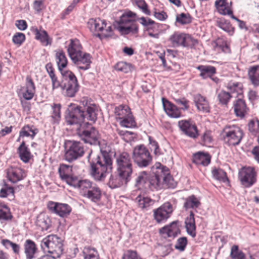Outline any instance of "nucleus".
I'll return each instance as SVG.
<instances>
[{
  "mask_svg": "<svg viewBox=\"0 0 259 259\" xmlns=\"http://www.w3.org/2000/svg\"><path fill=\"white\" fill-rule=\"evenodd\" d=\"M116 172L111 174L108 185L111 189L127 184L132 179L133 172V163L131 155L127 152H122L116 157Z\"/></svg>",
  "mask_w": 259,
  "mask_h": 259,
  "instance_id": "obj_1",
  "label": "nucleus"
},
{
  "mask_svg": "<svg viewBox=\"0 0 259 259\" xmlns=\"http://www.w3.org/2000/svg\"><path fill=\"white\" fill-rule=\"evenodd\" d=\"M92 150L89 153L87 159L90 165V174L96 181H102L106 174L111 171L112 161L109 152L101 149V154L91 158Z\"/></svg>",
  "mask_w": 259,
  "mask_h": 259,
  "instance_id": "obj_2",
  "label": "nucleus"
},
{
  "mask_svg": "<svg viewBox=\"0 0 259 259\" xmlns=\"http://www.w3.org/2000/svg\"><path fill=\"white\" fill-rule=\"evenodd\" d=\"M85 119L94 123L97 120V110L95 105L81 107L71 104L66 111L65 120L68 124L77 125L87 123Z\"/></svg>",
  "mask_w": 259,
  "mask_h": 259,
  "instance_id": "obj_3",
  "label": "nucleus"
},
{
  "mask_svg": "<svg viewBox=\"0 0 259 259\" xmlns=\"http://www.w3.org/2000/svg\"><path fill=\"white\" fill-rule=\"evenodd\" d=\"M41 248L46 252L54 254L57 257H60L63 251L62 240L55 235H50L41 241Z\"/></svg>",
  "mask_w": 259,
  "mask_h": 259,
  "instance_id": "obj_4",
  "label": "nucleus"
},
{
  "mask_svg": "<svg viewBox=\"0 0 259 259\" xmlns=\"http://www.w3.org/2000/svg\"><path fill=\"white\" fill-rule=\"evenodd\" d=\"M89 122L81 124L76 130V134L85 143L97 145L99 143L98 131Z\"/></svg>",
  "mask_w": 259,
  "mask_h": 259,
  "instance_id": "obj_5",
  "label": "nucleus"
},
{
  "mask_svg": "<svg viewBox=\"0 0 259 259\" xmlns=\"http://www.w3.org/2000/svg\"><path fill=\"white\" fill-rule=\"evenodd\" d=\"M84 154L83 144L79 141L69 140L66 144L64 159L72 162L82 157Z\"/></svg>",
  "mask_w": 259,
  "mask_h": 259,
  "instance_id": "obj_6",
  "label": "nucleus"
},
{
  "mask_svg": "<svg viewBox=\"0 0 259 259\" xmlns=\"http://www.w3.org/2000/svg\"><path fill=\"white\" fill-rule=\"evenodd\" d=\"M132 158L135 163L140 168L147 167L152 161V157L148 149L142 144L134 148Z\"/></svg>",
  "mask_w": 259,
  "mask_h": 259,
  "instance_id": "obj_7",
  "label": "nucleus"
},
{
  "mask_svg": "<svg viewBox=\"0 0 259 259\" xmlns=\"http://www.w3.org/2000/svg\"><path fill=\"white\" fill-rule=\"evenodd\" d=\"M223 140L228 146H236L240 144L243 137V131L236 125L226 126L224 128Z\"/></svg>",
  "mask_w": 259,
  "mask_h": 259,
  "instance_id": "obj_8",
  "label": "nucleus"
},
{
  "mask_svg": "<svg viewBox=\"0 0 259 259\" xmlns=\"http://www.w3.org/2000/svg\"><path fill=\"white\" fill-rule=\"evenodd\" d=\"M168 40L174 47L192 48L198 44V40L191 35L180 32H175L170 36Z\"/></svg>",
  "mask_w": 259,
  "mask_h": 259,
  "instance_id": "obj_9",
  "label": "nucleus"
},
{
  "mask_svg": "<svg viewBox=\"0 0 259 259\" xmlns=\"http://www.w3.org/2000/svg\"><path fill=\"white\" fill-rule=\"evenodd\" d=\"M256 176L254 169L251 167H244L239 172L241 183L246 188L251 187L255 183Z\"/></svg>",
  "mask_w": 259,
  "mask_h": 259,
  "instance_id": "obj_10",
  "label": "nucleus"
},
{
  "mask_svg": "<svg viewBox=\"0 0 259 259\" xmlns=\"http://www.w3.org/2000/svg\"><path fill=\"white\" fill-rule=\"evenodd\" d=\"M47 208L51 213L57 214L62 218L69 215L72 210L71 207L67 204L52 201L48 202Z\"/></svg>",
  "mask_w": 259,
  "mask_h": 259,
  "instance_id": "obj_11",
  "label": "nucleus"
},
{
  "mask_svg": "<svg viewBox=\"0 0 259 259\" xmlns=\"http://www.w3.org/2000/svg\"><path fill=\"white\" fill-rule=\"evenodd\" d=\"M154 218L158 223L166 221L173 211L172 205L166 202L159 208L154 210Z\"/></svg>",
  "mask_w": 259,
  "mask_h": 259,
  "instance_id": "obj_12",
  "label": "nucleus"
},
{
  "mask_svg": "<svg viewBox=\"0 0 259 259\" xmlns=\"http://www.w3.org/2000/svg\"><path fill=\"white\" fill-rule=\"evenodd\" d=\"M74 56L76 58L74 59L70 58L72 62L77 66L79 69L87 70L89 69L92 63L91 55L88 53H83L81 51L80 53L76 54Z\"/></svg>",
  "mask_w": 259,
  "mask_h": 259,
  "instance_id": "obj_13",
  "label": "nucleus"
},
{
  "mask_svg": "<svg viewBox=\"0 0 259 259\" xmlns=\"http://www.w3.org/2000/svg\"><path fill=\"white\" fill-rule=\"evenodd\" d=\"M58 172L61 180L70 186L76 180V176L72 174V166L66 164H60Z\"/></svg>",
  "mask_w": 259,
  "mask_h": 259,
  "instance_id": "obj_14",
  "label": "nucleus"
},
{
  "mask_svg": "<svg viewBox=\"0 0 259 259\" xmlns=\"http://www.w3.org/2000/svg\"><path fill=\"white\" fill-rule=\"evenodd\" d=\"M179 224V221H173L169 225L160 229L159 232L164 238L172 237L175 238L181 234Z\"/></svg>",
  "mask_w": 259,
  "mask_h": 259,
  "instance_id": "obj_15",
  "label": "nucleus"
},
{
  "mask_svg": "<svg viewBox=\"0 0 259 259\" xmlns=\"http://www.w3.org/2000/svg\"><path fill=\"white\" fill-rule=\"evenodd\" d=\"M178 126L183 133L189 137L196 139L199 134L196 125L190 121L182 120L178 122Z\"/></svg>",
  "mask_w": 259,
  "mask_h": 259,
  "instance_id": "obj_16",
  "label": "nucleus"
},
{
  "mask_svg": "<svg viewBox=\"0 0 259 259\" xmlns=\"http://www.w3.org/2000/svg\"><path fill=\"white\" fill-rule=\"evenodd\" d=\"M153 180H150L148 174L146 171L139 173L136 179L135 187L139 189L142 188L152 189L151 186L154 185Z\"/></svg>",
  "mask_w": 259,
  "mask_h": 259,
  "instance_id": "obj_17",
  "label": "nucleus"
},
{
  "mask_svg": "<svg viewBox=\"0 0 259 259\" xmlns=\"http://www.w3.org/2000/svg\"><path fill=\"white\" fill-rule=\"evenodd\" d=\"M7 178L12 183H16L23 180L26 174L24 169L19 167H10L7 169Z\"/></svg>",
  "mask_w": 259,
  "mask_h": 259,
  "instance_id": "obj_18",
  "label": "nucleus"
},
{
  "mask_svg": "<svg viewBox=\"0 0 259 259\" xmlns=\"http://www.w3.org/2000/svg\"><path fill=\"white\" fill-rule=\"evenodd\" d=\"M21 91L22 92V96L26 100H31L35 93V87L31 77L28 75L26 78L25 87Z\"/></svg>",
  "mask_w": 259,
  "mask_h": 259,
  "instance_id": "obj_19",
  "label": "nucleus"
},
{
  "mask_svg": "<svg viewBox=\"0 0 259 259\" xmlns=\"http://www.w3.org/2000/svg\"><path fill=\"white\" fill-rule=\"evenodd\" d=\"M162 102L163 109L168 116L176 118L181 116V112L175 105L164 98H162Z\"/></svg>",
  "mask_w": 259,
  "mask_h": 259,
  "instance_id": "obj_20",
  "label": "nucleus"
},
{
  "mask_svg": "<svg viewBox=\"0 0 259 259\" xmlns=\"http://www.w3.org/2000/svg\"><path fill=\"white\" fill-rule=\"evenodd\" d=\"M232 4V2L229 4L227 0H217L215 2V6L220 14L230 17L233 14L231 8Z\"/></svg>",
  "mask_w": 259,
  "mask_h": 259,
  "instance_id": "obj_21",
  "label": "nucleus"
},
{
  "mask_svg": "<svg viewBox=\"0 0 259 259\" xmlns=\"http://www.w3.org/2000/svg\"><path fill=\"white\" fill-rule=\"evenodd\" d=\"M194 101L197 109L199 111L205 113L210 111V107L208 101L206 98L201 95L198 94L194 96Z\"/></svg>",
  "mask_w": 259,
  "mask_h": 259,
  "instance_id": "obj_22",
  "label": "nucleus"
},
{
  "mask_svg": "<svg viewBox=\"0 0 259 259\" xmlns=\"http://www.w3.org/2000/svg\"><path fill=\"white\" fill-rule=\"evenodd\" d=\"M210 155L203 152L199 151L193 155L192 161L197 165L207 166L210 163Z\"/></svg>",
  "mask_w": 259,
  "mask_h": 259,
  "instance_id": "obj_23",
  "label": "nucleus"
},
{
  "mask_svg": "<svg viewBox=\"0 0 259 259\" xmlns=\"http://www.w3.org/2000/svg\"><path fill=\"white\" fill-rule=\"evenodd\" d=\"M196 69L200 72L199 76L203 79L211 78L217 73L216 68L211 65H200L196 67Z\"/></svg>",
  "mask_w": 259,
  "mask_h": 259,
  "instance_id": "obj_24",
  "label": "nucleus"
},
{
  "mask_svg": "<svg viewBox=\"0 0 259 259\" xmlns=\"http://www.w3.org/2000/svg\"><path fill=\"white\" fill-rule=\"evenodd\" d=\"M32 31L35 34V38L39 40L41 43L47 46L51 45L52 39L49 37L48 32L45 30H38L37 28H32Z\"/></svg>",
  "mask_w": 259,
  "mask_h": 259,
  "instance_id": "obj_25",
  "label": "nucleus"
},
{
  "mask_svg": "<svg viewBox=\"0 0 259 259\" xmlns=\"http://www.w3.org/2000/svg\"><path fill=\"white\" fill-rule=\"evenodd\" d=\"M24 247L26 258L33 259L37 251V248L35 242L30 239H27L24 243Z\"/></svg>",
  "mask_w": 259,
  "mask_h": 259,
  "instance_id": "obj_26",
  "label": "nucleus"
},
{
  "mask_svg": "<svg viewBox=\"0 0 259 259\" xmlns=\"http://www.w3.org/2000/svg\"><path fill=\"white\" fill-rule=\"evenodd\" d=\"M82 46L78 39H70V43L67 47V52L70 58H76L74 56L82 51Z\"/></svg>",
  "mask_w": 259,
  "mask_h": 259,
  "instance_id": "obj_27",
  "label": "nucleus"
},
{
  "mask_svg": "<svg viewBox=\"0 0 259 259\" xmlns=\"http://www.w3.org/2000/svg\"><path fill=\"white\" fill-rule=\"evenodd\" d=\"M17 153L20 159L24 163L28 162L32 157L30 150L24 141L18 148Z\"/></svg>",
  "mask_w": 259,
  "mask_h": 259,
  "instance_id": "obj_28",
  "label": "nucleus"
},
{
  "mask_svg": "<svg viewBox=\"0 0 259 259\" xmlns=\"http://www.w3.org/2000/svg\"><path fill=\"white\" fill-rule=\"evenodd\" d=\"M82 195L94 202L100 201L102 196L100 189L96 184H94V186L91 189L89 190L87 193H83Z\"/></svg>",
  "mask_w": 259,
  "mask_h": 259,
  "instance_id": "obj_29",
  "label": "nucleus"
},
{
  "mask_svg": "<svg viewBox=\"0 0 259 259\" xmlns=\"http://www.w3.org/2000/svg\"><path fill=\"white\" fill-rule=\"evenodd\" d=\"M94 184L90 181L88 180H79L78 177L77 176L76 180L73 182L70 186L73 187L74 188H78L80 190L82 191V193H87L89 190L91 189Z\"/></svg>",
  "mask_w": 259,
  "mask_h": 259,
  "instance_id": "obj_30",
  "label": "nucleus"
},
{
  "mask_svg": "<svg viewBox=\"0 0 259 259\" xmlns=\"http://www.w3.org/2000/svg\"><path fill=\"white\" fill-rule=\"evenodd\" d=\"M55 59L58 70L60 72H62L68 64V60L63 50L56 51Z\"/></svg>",
  "mask_w": 259,
  "mask_h": 259,
  "instance_id": "obj_31",
  "label": "nucleus"
},
{
  "mask_svg": "<svg viewBox=\"0 0 259 259\" xmlns=\"http://www.w3.org/2000/svg\"><path fill=\"white\" fill-rule=\"evenodd\" d=\"M234 112L238 117L243 118L247 113V108L244 100L238 99L234 103Z\"/></svg>",
  "mask_w": 259,
  "mask_h": 259,
  "instance_id": "obj_32",
  "label": "nucleus"
},
{
  "mask_svg": "<svg viewBox=\"0 0 259 259\" xmlns=\"http://www.w3.org/2000/svg\"><path fill=\"white\" fill-rule=\"evenodd\" d=\"M248 75L254 87H259V65L251 66L248 69Z\"/></svg>",
  "mask_w": 259,
  "mask_h": 259,
  "instance_id": "obj_33",
  "label": "nucleus"
},
{
  "mask_svg": "<svg viewBox=\"0 0 259 259\" xmlns=\"http://www.w3.org/2000/svg\"><path fill=\"white\" fill-rule=\"evenodd\" d=\"M116 28L122 35L130 33L135 34L138 32V26L136 23H133L130 25L117 26Z\"/></svg>",
  "mask_w": 259,
  "mask_h": 259,
  "instance_id": "obj_34",
  "label": "nucleus"
},
{
  "mask_svg": "<svg viewBox=\"0 0 259 259\" xmlns=\"http://www.w3.org/2000/svg\"><path fill=\"white\" fill-rule=\"evenodd\" d=\"M114 113L116 118L120 120L132 114L131 109L127 105H120L115 108Z\"/></svg>",
  "mask_w": 259,
  "mask_h": 259,
  "instance_id": "obj_35",
  "label": "nucleus"
},
{
  "mask_svg": "<svg viewBox=\"0 0 259 259\" xmlns=\"http://www.w3.org/2000/svg\"><path fill=\"white\" fill-rule=\"evenodd\" d=\"M38 133V130L33 125H26L20 131V137H30L33 139L35 135Z\"/></svg>",
  "mask_w": 259,
  "mask_h": 259,
  "instance_id": "obj_36",
  "label": "nucleus"
},
{
  "mask_svg": "<svg viewBox=\"0 0 259 259\" xmlns=\"http://www.w3.org/2000/svg\"><path fill=\"white\" fill-rule=\"evenodd\" d=\"M65 87L62 88V90H66L65 95L69 97H74L79 89V84L78 83H63Z\"/></svg>",
  "mask_w": 259,
  "mask_h": 259,
  "instance_id": "obj_37",
  "label": "nucleus"
},
{
  "mask_svg": "<svg viewBox=\"0 0 259 259\" xmlns=\"http://www.w3.org/2000/svg\"><path fill=\"white\" fill-rule=\"evenodd\" d=\"M200 202L194 195H191L186 199V201L184 204V207L186 209L189 208H196L200 205Z\"/></svg>",
  "mask_w": 259,
  "mask_h": 259,
  "instance_id": "obj_38",
  "label": "nucleus"
},
{
  "mask_svg": "<svg viewBox=\"0 0 259 259\" xmlns=\"http://www.w3.org/2000/svg\"><path fill=\"white\" fill-rule=\"evenodd\" d=\"M212 177L215 180L225 183L229 181L226 172L222 168L214 167L212 170Z\"/></svg>",
  "mask_w": 259,
  "mask_h": 259,
  "instance_id": "obj_39",
  "label": "nucleus"
},
{
  "mask_svg": "<svg viewBox=\"0 0 259 259\" xmlns=\"http://www.w3.org/2000/svg\"><path fill=\"white\" fill-rule=\"evenodd\" d=\"M136 200L138 202L139 207L144 209L147 208L152 205L154 203V200L148 197L138 195L136 198Z\"/></svg>",
  "mask_w": 259,
  "mask_h": 259,
  "instance_id": "obj_40",
  "label": "nucleus"
},
{
  "mask_svg": "<svg viewBox=\"0 0 259 259\" xmlns=\"http://www.w3.org/2000/svg\"><path fill=\"white\" fill-rule=\"evenodd\" d=\"M2 186V187L0 190L1 198H6L11 194L14 196L15 191L14 187L9 186L5 180H3Z\"/></svg>",
  "mask_w": 259,
  "mask_h": 259,
  "instance_id": "obj_41",
  "label": "nucleus"
},
{
  "mask_svg": "<svg viewBox=\"0 0 259 259\" xmlns=\"http://www.w3.org/2000/svg\"><path fill=\"white\" fill-rule=\"evenodd\" d=\"M84 259H99V255L97 250L91 247L84 248L82 252Z\"/></svg>",
  "mask_w": 259,
  "mask_h": 259,
  "instance_id": "obj_42",
  "label": "nucleus"
},
{
  "mask_svg": "<svg viewBox=\"0 0 259 259\" xmlns=\"http://www.w3.org/2000/svg\"><path fill=\"white\" fill-rule=\"evenodd\" d=\"M115 69L117 71L127 73L131 72L134 69V66L129 63L119 62L115 65Z\"/></svg>",
  "mask_w": 259,
  "mask_h": 259,
  "instance_id": "obj_43",
  "label": "nucleus"
},
{
  "mask_svg": "<svg viewBox=\"0 0 259 259\" xmlns=\"http://www.w3.org/2000/svg\"><path fill=\"white\" fill-rule=\"evenodd\" d=\"M218 27L228 33L230 35H232L234 32V28L232 26L230 22L225 19H221L218 24Z\"/></svg>",
  "mask_w": 259,
  "mask_h": 259,
  "instance_id": "obj_44",
  "label": "nucleus"
},
{
  "mask_svg": "<svg viewBox=\"0 0 259 259\" xmlns=\"http://www.w3.org/2000/svg\"><path fill=\"white\" fill-rule=\"evenodd\" d=\"M120 124L121 126L126 128L136 127V122L132 113L121 120L120 121Z\"/></svg>",
  "mask_w": 259,
  "mask_h": 259,
  "instance_id": "obj_45",
  "label": "nucleus"
},
{
  "mask_svg": "<svg viewBox=\"0 0 259 259\" xmlns=\"http://www.w3.org/2000/svg\"><path fill=\"white\" fill-rule=\"evenodd\" d=\"M192 20V17L189 13H182L176 17V21L182 25L190 24Z\"/></svg>",
  "mask_w": 259,
  "mask_h": 259,
  "instance_id": "obj_46",
  "label": "nucleus"
},
{
  "mask_svg": "<svg viewBox=\"0 0 259 259\" xmlns=\"http://www.w3.org/2000/svg\"><path fill=\"white\" fill-rule=\"evenodd\" d=\"M230 256L232 259H246L245 254L239 250L237 245H233L231 249Z\"/></svg>",
  "mask_w": 259,
  "mask_h": 259,
  "instance_id": "obj_47",
  "label": "nucleus"
},
{
  "mask_svg": "<svg viewBox=\"0 0 259 259\" xmlns=\"http://www.w3.org/2000/svg\"><path fill=\"white\" fill-rule=\"evenodd\" d=\"M60 72L64 78V80L67 81V83H78L76 77L72 71L70 70H63Z\"/></svg>",
  "mask_w": 259,
  "mask_h": 259,
  "instance_id": "obj_48",
  "label": "nucleus"
},
{
  "mask_svg": "<svg viewBox=\"0 0 259 259\" xmlns=\"http://www.w3.org/2000/svg\"><path fill=\"white\" fill-rule=\"evenodd\" d=\"M187 244V238L186 237H181L177 239L175 248L176 249L182 252L186 249Z\"/></svg>",
  "mask_w": 259,
  "mask_h": 259,
  "instance_id": "obj_49",
  "label": "nucleus"
},
{
  "mask_svg": "<svg viewBox=\"0 0 259 259\" xmlns=\"http://www.w3.org/2000/svg\"><path fill=\"white\" fill-rule=\"evenodd\" d=\"M249 131L255 136L259 132V120L255 118L250 120L248 124Z\"/></svg>",
  "mask_w": 259,
  "mask_h": 259,
  "instance_id": "obj_50",
  "label": "nucleus"
},
{
  "mask_svg": "<svg viewBox=\"0 0 259 259\" xmlns=\"http://www.w3.org/2000/svg\"><path fill=\"white\" fill-rule=\"evenodd\" d=\"M232 97L230 94L224 91H221L218 95V99L222 105H227Z\"/></svg>",
  "mask_w": 259,
  "mask_h": 259,
  "instance_id": "obj_51",
  "label": "nucleus"
},
{
  "mask_svg": "<svg viewBox=\"0 0 259 259\" xmlns=\"http://www.w3.org/2000/svg\"><path fill=\"white\" fill-rule=\"evenodd\" d=\"M37 224L42 230H47L51 226V220L48 217L40 218L37 219Z\"/></svg>",
  "mask_w": 259,
  "mask_h": 259,
  "instance_id": "obj_52",
  "label": "nucleus"
},
{
  "mask_svg": "<svg viewBox=\"0 0 259 259\" xmlns=\"http://www.w3.org/2000/svg\"><path fill=\"white\" fill-rule=\"evenodd\" d=\"M135 3L144 13L147 15H151L150 11L148 9V5L145 0H135Z\"/></svg>",
  "mask_w": 259,
  "mask_h": 259,
  "instance_id": "obj_53",
  "label": "nucleus"
},
{
  "mask_svg": "<svg viewBox=\"0 0 259 259\" xmlns=\"http://www.w3.org/2000/svg\"><path fill=\"white\" fill-rule=\"evenodd\" d=\"M133 23H136L135 19H132L126 17L123 14L120 16L118 21H115L114 24H117V26H122L132 24Z\"/></svg>",
  "mask_w": 259,
  "mask_h": 259,
  "instance_id": "obj_54",
  "label": "nucleus"
},
{
  "mask_svg": "<svg viewBox=\"0 0 259 259\" xmlns=\"http://www.w3.org/2000/svg\"><path fill=\"white\" fill-rule=\"evenodd\" d=\"M61 106L60 104H54L52 106L53 113L52 118L54 119V122H58L60 118V110Z\"/></svg>",
  "mask_w": 259,
  "mask_h": 259,
  "instance_id": "obj_55",
  "label": "nucleus"
},
{
  "mask_svg": "<svg viewBox=\"0 0 259 259\" xmlns=\"http://www.w3.org/2000/svg\"><path fill=\"white\" fill-rule=\"evenodd\" d=\"M148 139L150 145V148L151 150H154L155 155H159L160 154V149L158 143L151 136H149Z\"/></svg>",
  "mask_w": 259,
  "mask_h": 259,
  "instance_id": "obj_56",
  "label": "nucleus"
},
{
  "mask_svg": "<svg viewBox=\"0 0 259 259\" xmlns=\"http://www.w3.org/2000/svg\"><path fill=\"white\" fill-rule=\"evenodd\" d=\"M163 183L169 188H174L177 186V183L169 174L162 177Z\"/></svg>",
  "mask_w": 259,
  "mask_h": 259,
  "instance_id": "obj_57",
  "label": "nucleus"
},
{
  "mask_svg": "<svg viewBox=\"0 0 259 259\" xmlns=\"http://www.w3.org/2000/svg\"><path fill=\"white\" fill-rule=\"evenodd\" d=\"M122 259H142L136 251L127 250L123 254Z\"/></svg>",
  "mask_w": 259,
  "mask_h": 259,
  "instance_id": "obj_58",
  "label": "nucleus"
},
{
  "mask_svg": "<svg viewBox=\"0 0 259 259\" xmlns=\"http://www.w3.org/2000/svg\"><path fill=\"white\" fill-rule=\"evenodd\" d=\"M25 40V35L21 32L16 33L13 37V42L16 45H21Z\"/></svg>",
  "mask_w": 259,
  "mask_h": 259,
  "instance_id": "obj_59",
  "label": "nucleus"
},
{
  "mask_svg": "<svg viewBox=\"0 0 259 259\" xmlns=\"http://www.w3.org/2000/svg\"><path fill=\"white\" fill-rule=\"evenodd\" d=\"M162 25L161 24L157 23L155 22V23L149 25V26L146 28V31L148 33L151 32L160 31L162 29Z\"/></svg>",
  "mask_w": 259,
  "mask_h": 259,
  "instance_id": "obj_60",
  "label": "nucleus"
},
{
  "mask_svg": "<svg viewBox=\"0 0 259 259\" xmlns=\"http://www.w3.org/2000/svg\"><path fill=\"white\" fill-rule=\"evenodd\" d=\"M50 77L51 79L53 90L58 89L59 87H60L62 89V88H63V87H65L64 85H63L64 80H63L62 81V82L60 83V81L58 80V78L56 76V75H53L52 77Z\"/></svg>",
  "mask_w": 259,
  "mask_h": 259,
  "instance_id": "obj_61",
  "label": "nucleus"
},
{
  "mask_svg": "<svg viewBox=\"0 0 259 259\" xmlns=\"http://www.w3.org/2000/svg\"><path fill=\"white\" fill-rule=\"evenodd\" d=\"M185 227L187 233L192 236L195 237L196 235V225L193 224H185Z\"/></svg>",
  "mask_w": 259,
  "mask_h": 259,
  "instance_id": "obj_62",
  "label": "nucleus"
},
{
  "mask_svg": "<svg viewBox=\"0 0 259 259\" xmlns=\"http://www.w3.org/2000/svg\"><path fill=\"white\" fill-rule=\"evenodd\" d=\"M97 24L96 27H94L95 31H103L104 27L106 26V23L105 20H101L100 19H97L96 21Z\"/></svg>",
  "mask_w": 259,
  "mask_h": 259,
  "instance_id": "obj_63",
  "label": "nucleus"
},
{
  "mask_svg": "<svg viewBox=\"0 0 259 259\" xmlns=\"http://www.w3.org/2000/svg\"><path fill=\"white\" fill-rule=\"evenodd\" d=\"M175 102L177 104L183 106L181 108L183 110H187L189 108L188 105L189 101L185 98L176 99H175Z\"/></svg>",
  "mask_w": 259,
  "mask_h": 259,
  "instance_id": "obj_64",
  "label": "nucleus"
}]
</instances>
